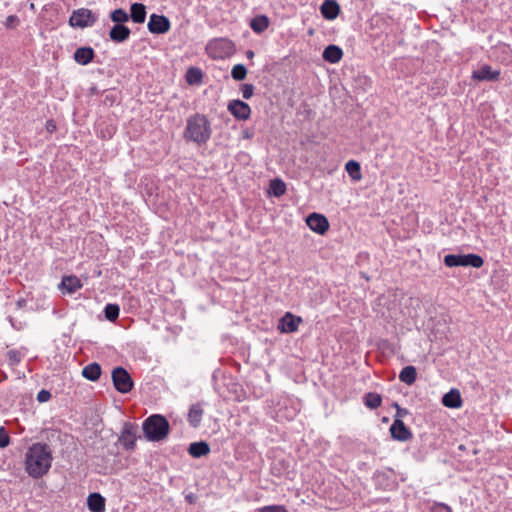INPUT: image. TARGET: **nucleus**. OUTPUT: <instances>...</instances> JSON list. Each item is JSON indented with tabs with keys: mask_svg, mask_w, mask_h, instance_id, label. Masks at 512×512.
<instances>
[{
	"mask_svg": "<svg viewBox=\"0 0 512 512\" xmlns=\"http://www.w3.org/2000/svg\"><path fill=\"white\" fill-rule=\"evenodd\" d=\"M270 24V20L266 15H256L254 18L250 21V27L253 30V32L257 34L263 33Z\"/></svg>",
	"mask_w": 512,
	"mask_h": 512,
	"instance_id": "obj_25",
	"label": "nucleus"
},
{
	"mask_svg": "<svg viewBox=\"0 0 512 512\" xmlns=\"http://www.w3.org/2000/svg\"><path fill=\"white\" fill-rule=\"evenodd\" d=\"M343 57V50L338 46L334 44L328 45L323 53L322 58L331 64L338 63Z\"/></svg>",
	"mask_w": 512,
	"mask_h": 512,
	"instance_id": "obj_19",
	"label": "nucleus"
},
{
	"mask_svg": "<svg viewBox=\"0 0 512 512\" xmlns=\"http://www.w3.org/2000/svg\"><path fill=\"white\" fill-rule=\"evenodd\" d=\"M119 313H120V307L118 304L108 303L104 307L105 318L110 322L116 321L119 317Z\"/></svg>",
	"mask_w": 512,
	"mask_h": 512,
	"instance_id": "obj_32",
	"label": "nucleus"
},
{
	"mask_svg": "<svg viewBox=\"0 0 512 512\" xmlns=\"http://www.w3.org/2000/svg\"><path fill=\"white\" fill-rule=\"evenodd\" d=\"M52 460L51 450L47 444L34 443L25 454V471L30 477L39 479L48 473Z\"/></svg>",
	"mask_w": 512,
	"mask_h": 512,
	"instance_id": "obj_1",
	"label": "nucleus"
},
{
	"mask_svg": "<svg viewBox=\"0 0 512 512\" xmlns=\"http://www.w3.org/2000/svg\"><path fill=\"white\" fill-rule=\"evenodd\" d=\"M46 129L50 133H53L56 130V125L53 120H48L46 122Z\"/></svg>",
	"mask_w": 512,
	"mask_h": 512,
	"instance_id": "obj_45",
	"label": "nucleus"
},
{
	"mask_svg": "<svg viewBox=\"0 0 512 512\" xmlns=\"http://www.w3.org/2000/svg\"><path fill=\"white\" fill-rule=\"evenodd\" d=\"M247 69L243 64H236L231 70V76L234 80L241 81L246 78Z\"/></svg>",
	"mask_w": 512,
	"mask_h": 512,
	"instance_id": "obj_34",
	"label": "nucleus"
},
{
	"mask_svg": "<svg viewBox=\"0 0 512 512\" xmlns=\"http://www.w3.org/2000/svg\"><path fill=\"white\" fill-rule=\"evenodd\" d=\"M287 468H288V466H286L284 461H282V460L274 462L271 467L272 474L274 476L281 477L282 475H284L287 472Z\"/></svg>",
	"mask_w": 512,
	"mask_h": 512,
	"instance_id": "obj_35",
	"label": "nucleus"
},
{
	"mask_svg": "<svg viewBox=\"0 0 512 512\" xmlns=\"http://www.w3.org/2000/svg\"><path fill=\"white\" fill-rule=\"evenodd\" d=\"M98 17L89 9L86 8H80L78 10L73 11L70 19L69 24L72 27L77 28H86L93 26Z\"/></svg>",
	"mask_w": 512,
	"mask_h": 512,
	"instance_id": "obj_5",
	"label": "nucleus"
},
{
	"mask_svg": "<svg viewBox=\"0 0 512 512\" xmlns=\"http://www.w3.org/2000/svg\"><path fill=\"white\" fill-rule=\"evenodd\" d=\"M246 57L248 59H252L254 57V52L252 50H247L246 51Z\"/></svg>",
	"mask_w": 512,
	"mask_h": 512,
	"instance_id": "obj_46",
	"label": "nucleus"
},
{
	"mask_svg": "<svg viewBox=\"0 0 512 512\" xmlns=\"http://www.w3.org/2000/svg\"><path fill=\"white\" fill-rule=\"evenodd\" d=\"M185 78L189 85H198L203 81V72L200 68L190 67L186 72Z\"/></svg>",
	"mask_w": 512,
	"mask_h": 512,
	"instance_id": "obj_28",
	"label": "nucleus"
},
{
	"mask_svg": "<svg viewBox=\"0 0 512 512\" xmlns=\"http://www.w3.org/2000/svg\"><path fill=\"white\" fill-rule=\"evenodd\" d=\"M105 502V498L97 492L91 493L87 498V506L92 512H104Z\"/></svg>",
	"mask_w": 512,
	"mask_h": 512,
	"instance_id": "obj_21",
	"label": "nucleus"
},
{
	"mask_svg": "<svg viewBox=\"0 0 512 512\" xmlns=\"http://www.w3.org/2000/svg\"><path fill=\"white\" fill-rule=\"evenodd\" d=\"M147 28L152 34H165L171 28V23L165 15L151 14L147 24Z\"/></svg>",
	"mask_w": 512,
	"mask_h": 512,
	"instance_id": "obj_9",
	"label": "nucleus"
},
{
	"mask_svg": "<svg viewBox=\"0 0 512 512\" xmlns=\"http://www.w3.org/2000/svg\"><path fill=\"white\" fill-rule=\"evenodd\" d=\"M345 170L354 181H359L362 178L361 166L355 160H350L345 164Z\"/></svg>",
	"mask_w": 512,
	"mask_h": 512,
	"instance_id": "obj_31",
	"label": "nucleus"
},
{
	"mask_svg": "<svg viewBox=\"0 0 512 512\" xmlns=\"http://www.w3.org/2000/svg\"><path fill=\"white\" fill-rule=\"evenodd\" d=\"M211 134V123L205 115L196 113L187 119V125L183 133L187 141L203 145L209 141Z\"/></svg>",
	"mask_w": 512,
	"mask_h": 512,
	"instance_id": "obj_2",
	"label": "nucleus"
},
{
	"mask_svg": "<svg viewBox=\"0 0 512 512\" xmlns=\"http://www.w3.org/2000/svg\"><path fill=\"white\" fill-rule=\"evenodd\" d=\"M82 375L90 381H96L101 376V366L96 362L90 363L83 368Z\"/></svg>",
	"mask_w": 512,
	"mask_h": 512,
	"instance_id": "obj_26",
	"label": "nucleus"
},
{
	"mask_svg": "<svg viewBox=\"0 0 512 512\" xmlns=\"http://www.w3.org/2000/svg\"><path fill=\"white\" fill-rule=\"evenodd\" d=\"M442 403L448 408H460L462 406L460 392L457 389H451L449 392L444 394Z\"/></svg>",
	"mask_w": 512,
	"mask_h": 512,
	"instance_id": "obj_22",
	"label": "nucleus"
},
{
	"mask_svg": "<svg viewBox=\"0 0 512 512\" xmlns=\"http://www.w3.org/2000/svg\"><path fill=\"white\" fill-rule=\"evenodd\" d=\"M307 226L320 235H324L329 229L327 218L319 213L313 212L306 218Z\"/></svg>",
	"mask_w": 512,
	"mask_h": 512,
	"instance_id": "obj_11",
	"label": "nucleus"
},
{
	"mask_svg": "<svg viewBox=\"0 0 512 512\" xmlns=\"http://www.w3.org/2000/svg\"><path fill=\"white\" fill-rule=\"evenodd\" d=\"M136 432L137 426L135 424L130 422L124 423L118 441L125 450L132 451L135 449L137 440Z\"/></svg>",
	"mask_w": 512,
	"mask_h": 512,
	"instance_id": "obj_8",
	"label": "nucleus"
},
{
	"mask_svg": "<svg viewBox=\"0 0 512 512\" xmlns=\"http://www.w3.org/2000/svg\"><path fill=\"white\" fill-rule=\"evenodd\" d=\"M408 410L402 407H398V410L396 411L395 419H401L408 415Z\"/></svg>",
	"mask_w": 512,
	"mask_h": 512,
	"instance_id": "obj_44",
	"label": "nucleus"
},
{
	"mask_svg": "<svg viewBox=\"0 0 512 512\" xmlns=\"http://www.w3.org/2000/svg\"><path fill=\"white\" fill-rule=\"evenodd\" d=\"M146 7L142 3H133L130 7V18L134 23L141 24L146 19Z\"/></svg>",
	"mask_w": 512,
	"mask_h": 512,
	"instance_id": "obj_24",
	"label": "nucleus"
},
{
	"mask_svg": "<svg viewBox=\"0 0 512 512\" xmlns=\"http://www.w3.org/2000/svg\"><path fill=\"white\" fill-rule=\"evenodd\" d=\"M19 22V18L16 15H9L6 18L5 27L8 29H12L16 27L19 24Z\"/></svg>",
	"mask_w": 512,
	"mask_h": 512,
	"instance_id": "obj_40",
	"label": "nucleus"
},
{
	"mask_svg": "<svg viewBox=\"0 0 512 512\" xmlns=\"http://www.w3.org/2000/svg\"><path fill=\"white\" fill-rule=\"evenodd\" d=\"M203 414L204 410L200 403L192 404L190 406L187 416V421L190 424V426L193 428H197L202 421Z\"/></svg>",
	"mask_w": 512,
	"mask_h": 512,
	"instance_id": "obj_20",
	"label": "nucleus"
},
{
	"mask_svg": "<svg viewBox=\"0 0 512 512\" xmlns=\"http://www.w3.org/2000/svg\"><path fill=\"white\" fill-rule=\"evenodd\" d=\"M110 19L115 24H123L129 20V15L124 9L118 8L111 12Z\"/></svg>",
	"mask_w": 512,
	"mask_h": 512,
	"instance_id": "obj_33",
	"label": "nucleus"
},
{
	"mask_svg": "<svg viewBox=\"0 0 512 512\" xmlns=\"http://www.w3.org/2000/svg\"><path fill=\"white\" fill-rule=\"evenodd\" d=\"M105 101H111V102H113V99L109 98V96H106Z\"/></svg>",
	"mask_w": 512,
	"mask_h": 512,
	"instance_id": "obj_48",
	"label": "nucleus"
},
{
	"mask_svg": "<svg viewBox=\"0 0 512 512\" xmlns=\"http://www.w3.org/2000/svg\"><path fill=\"white\" fill-rule=\"evenodd\" d=\"M188 453L194 458H200L210 453V446L205 441L193 442L189 445Z\"/></svg>",
	"mask_w": 512,
	"mask_h": 512,
	"instance_id": "obj_23",
	"label": "nucleus"
},
{
	"mask_svg": "<svg viewBox=\"0 0 512 512\" xmlns=\"http://www.w3.org/2000/svg\"><path fill=\"white\" fill-rule=\"evenodd\" d=\"M320 11L326 20H334L340 13V6L335 0H325L320 6Z\"/></svg>",
	"mask_w": 512,
	"mask_h": 512,
	"instance_id": "obj_17",
	"label": "nucleus"
},
{
	"mask_svg": "<svg viewBox=\"0 0 512 512\" xmlns=\"http://www.w3.org/2000/svg\"><path fill=\"white\" fill-rule=\"evenodd\" d=\"M286 192V184L280 178H275L270 181L269 194L274 197H281Z\"/></svg>",
	"mask_w": 512,
	"mask_h": 512,
	"instance_id": "obj_29",
	"label": "nucleus"
},
{
	"mask_svg": "<svg viewBox=\"0 0 512 512\" xmlns=\"http://www.w3.org/2000/svg\"><path fill=\"white\" fill-rule=\"evenodd\" d=\"M430 512H452V509L444 503H436L431 507Z\"/></svg>",
	"mask_w": 512,
	"mask_h": 512,
	"instance_id": "obj_41",
	"label": "nucleus"
},
{
	"mask_svg": "<svg viewBox=\"0 0 512 512\" xmlns=\"http://www.w3.org/2000/svg\"><path fill=\"white\" fill-rule=\"evenodd\" d=\"M112 381L115 389L122 394L130 392L133 388V380L123 367L119 366L113 369Z\"/></svg>",
	"mask_w": 512,
	"mask_h": 512,
	"instance_id": "obj_6",
	"label": "nucleus"
},
{
	"mask_svg": "<svg viewBox=\"0 0 512 512\" xmlns=\"http://www.w3.org/2000/svg\"><path fill=\"white\" fill-rule=\"evenodd\" d=\"M130 29L124 24H115L109 32L110 39L115 43H123L129 39Z\"/></svg>",
	"mask_w": 512,
	"mask_h": 512,
	"instance_id": "obj_16",
	"label": "nucleus"
},
{
	"mask_svg": "<svg viewBox=\"0 0 512 512\" xmlns=\"http://www.w3.org/2000/svg\"><path fill=\"white\" fill-rule=\"evenodd\" d=\"M363 403L369 409H377L382 404V397L376 392H368L363 397Z\"/></svg>",
	"mask_w": 512,
	"mask_h": 512,
	"instance_id": "obj_30",
	"label": "nucleus"
},
{
	"mask_svg": "<svg viewBox=\"0 0 512 512\" xmlns=\"http://www.w3.org/2000/svg\"><path fill=\"white\" fill-rule=\"evenodd\" d=\"M444 264L449 267H473V268H481L484 264L483 258L474 253L470 254H448L444 257Z\"/></svg>",
	"mask_w": 512,
	"mask_h": 512,
	"instance_id": "obj_4",
	"label": "nucleus"
},
{
	"mask_svg": "<svg viewBox=\"0 0 512 512\" xmlns=\"http://www.w3.org/2000/svg\"><path fill=\"white\" fill-rule=\"evenodd\" d=\"M258 512H288L283 505H268L258 509Z\"/></svg>",
	"mask_w": 512,
	"mask_h": 512,
	"instance_id": "obj_37",
	"label": "nucleus"
},
{
	"mask_svg": "<svg viewBox=\"0 0 512 512\" xmlns=\"http://www.w3.org/2000/svg\"><path fill=\"white\" fill-rule=\"evenodd\" d=\"M389 431L392 439L396 441L406 442L413 437L411 430L401 419H394Z\"/></svg>",
	"mask_w": 512,
	"mask_h": 512,
	"instance_id": "obj_12",
	"label": "nucleus"
},
{
	"mask_svg": "<svg viewBox=\"0 0 512 512\" xmlns=\"http://www.w3.org/2000/svg\"><path fill=\"white\" fill-rule=\"evenodd\" d=\"M227 109L237 120L240 121L249 119L251 115L250 106L239 99L229 101Z\"/></svg>",
	"mask_w": 512,
	"mask_h": 512,
	"instance_id": "obj_10",
	"label": "nucleus"
},
{
	"mask_svg": "<svg viewBox=\"0 0 512 512\" xmlns=\"http://www.w3.org/2000/svg\"><path fill=\"white\" fill-rule=\"evenodd\" d=\"M115 132H116L115 127H107V129L105 131L101 130V137L110 139L115 134Z\"/></svg>",
	"mask_w": 512,
	"mask_h": 512,
	"instance_id": "obj_42",
	"label": "nucleus"
},
{
	"mask_svg": "<svg viewBox=\"0 0 512 512\" xmlns=\"http://www.w3.org/2000/svg\"><path fill=\"white\" fill-rule=\"evenodd\" d=\"M234 49V44L226 38H215L208 42L206 50L213 58H223Z\"/></svg>",
	"mask_w": 512,
	"mask_h": 512,
	"instance_id": "obj_7",
	"label": "nucleus"
},
{
	"mask_svg": "<svg viewBox=\"0 0 512 512\" xmlns=\"http://www.w3.org/2000/svg\"><path fill=\"white\" fill-rule=\"evenodd\" d=\"M83 286L81 280L75 275L63 276L59 289L63 293L73 294Z\"/></svg>",
	"mask_w": 512,
	"mask_h": 512,
	"instance_id": "obj_15",
	"label": "nucleus"
},
{
	"mask_svg": "<svg viewBox=\"0 0 512 512\" xmlns=\"http://www.w3.org/2000/svg\"><path fill=\"white\" fill-rule=\"evenodd\" d=\"M471 77L477 81H497L500 77V70H493L490 65L484 64L474 70Z\"/></svg>",
	"mask_w": 512,
	"mask_h": 512,
	"instance_id": "obj_13",
	"label": "nucleus"
},
{
	"mask_svg": "<svg viewBox=\"0 0 512 512\" xmlns=\"http://www.w3.org/2000/svg\"><path fill=\"white\" fill-rule=\"evenodd\" d=\"M51 396L52 395L50 391L42 389L38 392L36 399L40 403H45L51 399Z\"/></svg>",
	"mask_w": 512,
	"mask_h": 512,
	"instance_id": "obj_39",
	"label": "nucleus"
},
{
	"mask_svg": "<svg viewBox=\"0 0 512 512\" xmlns=\"http://www.w3.org/2000/svg\"><path fill=\"white\" fill-rule=\"evenodd\" d=\"M417 379V371L414 366H405L399 374V380L407 385H412Z\"/></svg>",
	"mask_w": 512,
	"mask_h": 512,
	"instance_id": "obj_27",
	"label": "nucleus"
},
{
	"mask_svg": "<svg viewBox=\"0 0 512 512\" xmlns=\"http://www.w3.org/2000/svg\"><path fill=\"white\" fill-rule=\"evenodd\" d=\"M95 52L90 46H83L76 49L74 52V60L80 65H88L93 61Z\"/></svg>",
	"mask_w": 512,
	"mask_h": 512,
	"instance_id": "obj_18",
	"label": "nucleus"
},
{
	"mask_svg": "<svg viewBox=\"0 0 512 512\" xmlns=\"http://www.w3.org/2000/svg\"><path fill=\"white\" fill-rule=\"evenodd\" d=\"M142 429L149 441H161L167 437L170 425L167 419L160 414H153L146 418L142 424Z\"/></svg>",
	"mask_w": 512,
	"mask_h": 512,
	"instance_id": "obj_3",
	"label": "nucleus"
},
{
	"mask_svg": "<svg viewBox=\"0 0 512 512\" xmlns=\"http://www.w3.org/2000/svg\"><path fill=\"white\" fill-rule=\"evenodd\" d=\"M302 323V318L294 316L290 312H286L280 319L278 328L284 333H293L298 330L299 324Z\"/></svg>",
	"mask_w": 512,
	"mask_h": 512,
	"instance_id": "obj_14",
	"label": "nucleus"
},
{
	"mask_svg": "<svg viewBox=\"0 0 512 512\" xmlns=\"http://www.w3.org/2000/svg\"><path fill=\"white\" fill-rule=\"evenodd\" d=\"M10 444V436L3 427H0V448H5Z\"/></svg>",
	"mask_w": 512,
	"mask_h": 512,
	"instance_id": "obj_38",
	"label": "nucleus"
},
{
	"mask_svg": "<svg viewBox=\"0 0 512 512\" xmlns=\"http://www.w3.org/2000/svg\"><path fill=\"white\" fill-rule=\"evenodd\" d=\"M393 406H394V408H396V410H398V407H400V406L398 405V403H396V402L393 404Z\"/></svg>",
	"mask_w": 512,
	"mask_h": 512,
	"instance_id": "obj_47",
	"label": "nucleus"
},
{
	"mask_svg": "<svg viewBox=\"0 0 512 512\" xmlns=\"http://www.w3.org/2000/svg\"><path fill=\"white\" fill-rule=\"evenodd\" d=\"M255 87L253 84L245 83L241 85V92L244 99H250L254 94Z\"/></svg>",
	"mask_w": 512,
	"mask_h": 512,
	"instance_id": "obj_36",
	"label": "nucleus"
},
{
	"mask_svg": "<svg viewBox=\"0 0 512 512\" xmlns=\"http://www.w3.org/2000/svg\"><path fill=\"white\" fill-rule=\"evenodd\" d=\"M8 357H9V360L14 363V364H17L20 362V357H19V354L17 351L15 350H10L8 352Z\"/></svg>",
	"mask_w": 512,
	"mask_h": 512,
	"instance_id": "obj_43",
	"label": "nucleus"
}]
</instances>
